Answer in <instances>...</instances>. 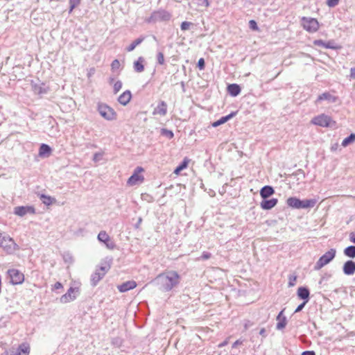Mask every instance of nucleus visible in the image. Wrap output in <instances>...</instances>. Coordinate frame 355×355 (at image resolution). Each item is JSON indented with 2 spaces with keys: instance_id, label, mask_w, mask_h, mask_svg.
I'll use <instances>...</instances> for the list:
<instances>
[{
  "instance_id": "obj_1",
  "label": "nucleus",
  "mask_w": 355,
  "mask_h": 355,
  "mask_svg": "<svg viewBox=\"0 0 355 355\" xmlns=\"http://www.w3.org/2000/svg\"><path fill=\"white\" fill-rule=\"evenodd\" d=\"M181 276L175 270H166L151 282L157 288L164 293L170 292L178 287L181 282Z\"/></svg>"
},
{
  "instance_id": "obj_2",
  "label": "nucleus",
  "mask_w": 355,
  "mask_h": 355,
  "mask_svg": "<svg viewBox=\"0 0 355 355\" xmlns=\"http://www.w3.org/2000/svg\"><path fill=\"white\" fill-rule=\"evenodd\" d=\"M316 202L315 199L300 200L296 197H290L286 200V204L289 207L297 209L312 208Z\"/></svg>"
},
{
  "instance_id": "obj_3",
  "label": "nucleus",
  "mask_w": 355,
  "mask_h": 355,
  "mask_svg": "<svg viewBox=\"0 0 355 355\" xmlns=\"http://www.w3.org/2000/svg\"><path fill=\"white\" fill-rule=\"evenodd\" d=\"M97 110L100 115L107 121H113L116 119V112L105 103H98Z\"/></svg>"
},
{
  "instance_id": "obj_4",
  "label": "nucleus",
  "mask_w": 355,
  "mask_h": 355,
  "mask_svg": "<svg viewBox=\"0 0 355 355\" xmlns=\"http://www.w3.org/2000/svg\"><path fill=\"white\" fill-rule=\"evenodd\" d=\"M16 246V243L11 237L0 231V247L3 248L8 253H11L15 250Z\"/></svg>"
},
{
  "instance_id": "obj_5",
  "label": "nucleus",
  "mask_w": 355,
  "mask_h": 355,
  "mask_svg": "<svg viewBox=\"0 0 355 355\" xmlns=\"http://www.w3.org/2000/svg\"><path fill=\"white\" fill-rule=\"evenodd\" d=\"M336 250L334 248L330 249L320 257L315 265V270H320L329 263H330L335 257Z\"/></svg>"
},
{
  "instance_id": "obj_6",
  "label": "nucleus",
  "mask_w": 355,
  "mask_h": 355,
  "mask_svg": "<svg viewBox=\"0 0 355 355\" xmlns=\"http://www.w3.org/2000/svg\"><path fill=\"white\" fill-rule=\"evenodd\" d=\"M311 123L314 125H317L321 127H331L336 123L335 121H332L330 116L324 114L314 117L311 120Z\"/></svg>"
},
{
  "instance_id": "obj_7",
  "label": "nucleus",
  "mask_w": 355,
  "mask_h": 355,
  "mask_svg": "<svg viewBox=\"0 0 355 355\" xmlns=\"http://www.w3.org/2000/svg\"><path fill=\"white\" fill-rule=\"evenodd\" d=\"M7 274L10 278V284L13 285L21 284L24 281V274L17 269H9Z\"/></svg>"
},
{
  "instance_id": "obj_8",
  "label": "nucleus",
  "mask_w": 355,
  "mask_h": 355,
  "mask_svg": "<svg viewBox=\"0 0 355 355\" xmlns=\"http://www.w3.org/2000/svg\"><path fill=\"white\" fill-rule=\"evenodd\" d=\"M110 268V265L106 266H101L98 269L96 270L95 272H94L92 275L91 277V284L93 286H96L97 284L99 282V281L103 278L106 272L109 270Z\"/></svg>"
},
{
  "instance_id": "obj_9",
  "label": "nucleus",
  "mask_w": 355,
  "mask_h": 355,
  "mask_svg": "<svg viewBox=\"0 0 355 355\" xmlns=\"http://www.w3.org/2000/svg\"><path fill=\"white\" fill-rule=\"evenodd\" d=\"M302 23L304 28L310 33L316 32L319 28V23L316 19L302 17Z\"/></svg>"
},
{
  "instance_id": "obj_10",
  "label": "nucleus",
  "mask_w": 355,
  "mask_h": 355,
  "mask_svg": "<svg viewBox=\"0 0 355 355\" xmlns=\"http://www.w3.org/2000/svg\"><path fill=\"white\" fill-rule=\"evenodd\" d=\"M97 239L100 242L103 243L110 250H113L116 247L114 242L105 231H101L98 234Z\"/></svg>"
},
{
  "instance_id": "obj_11",
  "label": "nucleus",
  "mask_w": 355,
  "mask_h": 355,
  "mask_svg": "<svg viewBox=\"0 0 355 355\" xmlns=\"http://www.w3.org/2000/svg\"><path fill=\"white\" fill-rule=\"evenodd\" d=\"M143 171V168L137 167L133 174L128 178L127 182L128 184L133 186L137 184L139 182H141L144 180V177L141 175L139 173Z\"/></svg>"
},
{
  "instance_id": "obj_12",
  "label": "nucleus",
  "mask_w": 355,
  "mask_h": 355,
  "mask_svg": "<svg viewBox=\"0 0 355 355\" xmlns=\"http://www.w3.org/2000/svg\"><path fill=\"white\" fill-rule=\"evenodd\" d=\"M14 214L23 217L27 214H34L35 209L33 206H18L14 208Z\"/></svg>"
},
{
  "instance_id": "obj_13",
  "label": "nucleus",
  "mask_w": 355,
  "mask_h": 355,
  "mask_svg": "<svg viewBox=\"0 0 355 355\" xmlns=\"http://www.w3.org/2000/svg\"><path fill=\"white\" fill-rule=\"evenodd\" d=\"M75 291L78 292V289L77 288L70 287L67 292L61 296L60 299V302L65 304L73 301L76 298L74 294Z\"/></svg>"
},
{
  "instance_id": "obj_14",
  "label": "nucleus",
  "mask_w": 355,
  "mask_h": 355,
  "mask_svg": "<svg viewBox=\"0 0 355 355\" xmlns=\"http://www.w3.org/2000/svg\"><path fill=\"white\" fill-rule=\"evenodd\" d=\"M151 17L154 20L168 21L171 19V15L168 12L162 10L154 12L152 14Z\"/></svg>"
},
{
  "instance_id": "obj_15",
  "label": "nucleus",
  "mask_w": 355,
  "mask_h": 355,
  "mask_svg": "<svg viewBox=\"0 0 355 355\" xmlns=\"http://www.w3.org/2000/svg\"><path fill=\"white\" fill-rule=\"evenodd\" d=\"M343 273L346 275H352L355 273V261L347 260L343 266Z\"/></svg>"
},
{
  "instance_id": "obj_16",
  "label": "nucleus",
  "mask_w": 355,
  "mask_h": 355,
  "mask_svg": "<svg viewBox=\"0 0 355 355\" xmlns=\"http://www.w3.org/2000/svg\"><path fill=\"white\" fill-rule=\"evenodd\" d=\"M278 200L277 198L263 199L260 203L261 207L264 210H270L277 204Z\"/></svg>"
},
{
  "instance_id": "obj_17",
  "label": "nucleus",
  "mask_w": 355,
  "mask_h": 355,
  "mask_svg": "<svg viewBox=\"0 0 355 355\" xmlns=\"http://www.w3.org/2000/svg\"><path fill=\"white\" fill-rule=\"evenodd\" d=\"M167 114V104L165 101H161L153 112V115L159 114L165 116Z\"/></svg>"
},
{
  "instance_id": "obj_18",
  "label": "nucleus",
  "mask_w": 355,
  "mask_h": 355,
  "mask_svg": "<svg viewBox=\"0 0 355 355\" xmlns=\"http://www.w3.org/2000/svg\"><path fill=\"white\" fill-rule=\"evenodd\" d=\"M137 286V283L135 281H127L125 282H123L121 285H119L117 286L118 290L121 293H124L126 291H128L131 289L135 288Z\"/></svg>"
},
{
  "instance_id": "obj_19",
  "label": "nucleus",
  "mask_w": 355,
  "mask_h": 355,
  "mask_svg": "<svg viewBox=\"0 0 355 355\" xmlns=\"http://www.w3.org/2000/svg\"><path fill=\"white\" fill-rule=\"evenodd\" d=\"M314 45L318 46H321L325 49H336L337 46L335 45V42L334 41H328V42H324L322 40H315L313 42Z\"/></svg>"
},
{
  "instance_id": "obj_20",
  "label": "nucleus",
  "mask_w": 355,
  "mask_h": 355,
  "mask_svg": "<svg viewBox=\"0 0 355 355\" xmlns=\"http://www.w3.org/2000/svg\"><path fill=\"white\" fill-rule=\"evenodd\" d=\"M310 291L307 287L301 286L297 289V296L305 302L309 301Z\"/></svg>"
},
{
  "instance_id": "obj_21",
  "label": "nucleus",
  "mask_w": 355,
  "mask_h": 355,
  "mask_svg": "<svg viewBox=\"0 0 355 355\" xmlns=\"http://www.w3.org/2000/svg\"><path fill=\"white\" fill-rule=\"evenodd\" d=\"M275 193V189L272 187L266 185L260 190V196L263 199L268 198Z\"/></svg>"
},
{
  "instance_id": "obj_22",
  "label": "nucleus",
  "mask_w": 355,
  "mask_h": 355,
  "mask_svg": "<svg viewBox=\"0 0 355 355\" xmlns=\"http://www.w3.org/2000/svg\"><path fill=\"white\" fill-rule=\"evenodd\" d=\"M131 98L132 94L130 91L126 90L119 96L118 101L120 104L123 105H126L131 100Z\"/></svg>"
},
{
  "instance_id": "obj_23",
  "label": "nucleus",
  "mask_w": 355,
  "mask_h": 355,
  "mask_svg": "<svg viewBox=\"0 0 355 355\" xmlns=\"http://www.w3.org/2000/svg\"><path fill=\"white\" fill-rule=\"evenodd\" d=\"M51 148L46 144H42L39 148V155L42 157H48L51 153Z\"/></svg>"
},
{
  "instance_id": "obj_24",
  "label": "nucleus",
  "mask_w": 355,
  "mask_h": 355,
  "mask_svg": "<svg viewBox=\"0 0 355 355\" xmlns=\"http://www.w3.org/2000/svg\"><path fill=\"white\" fill-rule=\"evenodd\" d=\"M236 114V112H231L230 114H229L227 116H222L220 119H219L216 121H214L212 123V126L213 127H218V126H219V125L226 123L227 121H228L231 119H232Z\"/></svg>"
},
{
  "instance_id": "obj_25",
  "label": "nucleus",
  "mask_w": 355,
  "mask_h": 355,
  "mask_svg": "<svg viewBox=\"0 0 355 355\" xmlns=\"http://www.w3.org/2000/svg\"><path fill=\"white\" fill-rule=\"evenodd\" d=\"M30 352V347L28 343H23L19 345L14 355H28Z\"/></svg>"
},
{
  "instance_id": "obj_26",
  "label": "nucleus",
  "mask_w": 355,
  "mask_h": 355,
  "mask_svg": "<svg viewBox=\"0 0 355 355\" xmlns=\"http://www.w3.org/2000/svg\"><path fill=\"white\" fill-rule=\"evenodd\" d=\"M241 87L235 83L230 84L227 86V92L232 96H237L241 93Z\"/></svg>"
},
{
  "instance_id": "obj_27",
  "label": "nucleus",
  "mask_w": 355,
  "mask_h": 355,
  "mask_svg": "<svg viewBox=\"0 0 355 355\" xmlns=\"http://www.w3.org/2000/svg\"><path fill=\"white\" fill-rule=\"evenodd\" d=\"M323 100H326V101H329V103H335L337 100V97L331 95L329 92H324L318 97L316 101L319 102V101H321Z\"/></svg>"
},
{
  "instance_id": "obj_28",
  "label": "nucleus",
  "mask_w": 355,
  "mask_h": 355,
  "mask_svg": "<svg viewBox=\"0 0 355 355\" xmlns=\"http://www.w3.org/2000/svg\"><path fill=\"white\" fill-rule=\"evenodd\" d=\"M44 84H33L32 85L33 91L35 94L42 95L47 93V89L44 87Z\"/></svg>"
},
{
  "instance_id": "obj_29",
  "label": "nucleus",
  "mask_w": 355,
  "mask_h": 355,
  "mask_svg": "<svg viewBox=\"0 0 355 355\" xmlns=\"http://www.w3.org/2000/svg\"><path fill=\"white\" fill-rule=\"evenodd\" d=\"M144 59L143 57H139L137 60L134 62V70L137 73H141L144 70Z\"/></svg>"
},
{
  "instance_id": "obj_30",
  "label": "nucleus",
  "mask_w": 355,
  "mask_h": 355,
  "mask_svg": "<svg viewBox=\"0 0 355 355\" xmlns=\"http://www.w3.org/2000/svg\"><path fill=\"white\" fill-rule=\"evenodd\" d=\"M40 199L42 201V203L47 206H49L56 202L55 198H52L49 196H46L45 194H40Z\"/></svg>"
},
{
  "instance_id": "obj_31",
  "label": "nucleus",
  "mask_w": 355,
  "mask_h": 355,
  "mask_svg": "<svg viewBox=\"0 0 355 355\" xmlns=\"http://www.w3.org/2000/svg\"><path fill=\"white\" fill-rule=\"evenodd\" d=\"M145 37L143 36L139 37V38L134 40L127 48L126 50L128 52L132 51L136 46L139 45L144 40Z\"/></svg>"
},
{
  "instance_id": "obj_32",
  "label": "nucleus",
  "mask_w": 355,
  "mask_h": 355,
  "mask_svg": "<svg viewBox=\"0 0 355 355\" xmlns=\"http://www.w3.org/2000/svg\"><path fill=\"white\" fill-rule=\"evenodd\" d=\"M344 254L351 259L355 258V245H349L344 249Z\"/></svg>"
},
{
  "instance_id": "obj_33",
  "label": "nucleus",
  "mask_w": 355,
  "mask_h": 355,
  "mask_svg": "<svg viewBox=\"0 0 355 355\" xmlns=\"http://www.w3.org/2000/svg\"><path fill=\"white\" fill-rule=\"evenodd\" d=\"M355 141V133H351L348 137L343 139L342 146L347 147Z\"/></svg>"
},
{
  "instance_id": "obj_34",
  "label": "nucleus",
  "mask_w": 355,
  "mask_h": 355,
  "mask_svg": "<svg viewBox=\"0 0 355 355\" xmlns=\"http://www.w3.org/2000/svg\"><path fill=\"white\" fill-rule=\"evenodd\" d=\"M161 135L164 137H167L169 139H171L174 137V134L172 130H168L166 128L161 129Z\"/></svg>"
},
{
  "instance_id": "obj_35",
  "label": "nucleus",
  "mask_w": 355,
  "mask_h": 355,
  "mask_svg": "<svg viewBox=\"0 0 355 355\" xmlns=\"http://www.w3.org/2000/svg\"><path fill=\"white\" fill-rule=\"evenodd\" d=\"M188 166V162L186 160H184L183 162H182L180 163V164L179 166H178L176 167V168L174 170V173L175 174H179L180 173L181 171H182L183 169L186 168Z\"/></svg>"
},
{
  "instance_id": "obj_36",
  "label": "nucleus",
  "mask_w": 355,
  "mask_h": 355,
  "mask_svg": "<svg viewBox=\"0 0 355 355\" xmlns=\"http://www.w3.org/2000/svg\"><path fill=\"white\" fill-rule=\"evenodd\" d=\"M286 324H287L286 318V316H283L280 320H278V322L277 323L276 328L279 330H281L286 327Z\"/></svg>"
},
{
  "instance_id": "obj_37",
  "label": "nucleus",
  "mask_w": 355,
  "mask_h": 355,
  "mask_svg": "<svg viewBox=\"0 0 355 355\" xmlns=\"http://www.w3.org/2000/svg\"><path fill=\"white\" fill-rule=\"evenodd\" d=\"M191 26H193V24L189 21H183L180 25V28L182 31H185L190 28Z\"/></svg>"
},
{
  "instance_id": "obj_38",
  "label": "nucleus",
  "mask_w": 355,
  "mask_h": 355,
  "mask_svg": "<svg viewBox=\"0 0 355 355\" xmlns=\"http://www.w3.org/2000/svg\"><path fill=\"white\" fill-rule=\"evenodd\" d=\"M80 1L81 0H69V12H71L76 7H77L80 3Z\"/></svg>"
},
{
  "instance_id": "obj_39",
  "label": "nucleus",
  "mask_w": 355,
  "mask_h": 355,
  "mask_svg": "<svg viewBox=\"0 0 355 355\" xmlns=\"http://www.w3.org/2000/svg\"><path fill=\"white\" fill-rule=\"evenodd\" d=\"M157 63L160 65L164 64V55L162 52H158L157 55Z\"/></svg>"
},
{
  "instance_id": "obj_40",
  "label": "nucleus",
  "mask_w": 355,
  "mask_h": 355,
  "mask_svg": "<svg viewBox=\"0 0 355 355\" xmlns=\"http://www.w3.org/2000/svg\"><path fill=\"white\" fill-rule=\"evenodd\" d=\"M121 87H122L121 81L117 80L114 85V87H113L114 93L116 94L117 92H119L120 91V89H121Z\"/></svg>"
},
{
  "instance_id": "obj_41",
  "label": "nucleus",
  "mask_w": 355,
  "mask_h": 355,
  "mask_svg": "<svg viewBox=\"0 0 355 355\" xmlns=\"http://www.w3.org/2000/svg\"><path fill=\"white\" fill-rule=\"evenodd\" d=\"M339 1L340 0H327L326 3L329 7L334 8L338 4Z\"/></svg>"
},
{
  "instance_id": "obj_42",
  "label": "nucleus",
  "mask_w": 355,
  "mask_h": 355,
  "mask_svg": "<svg viewBox=\"0 0 355 355\" xmlns=\"http://www.w3.org/2000/svg\"><path fill=\"white\" fill-rule=\"evenodd\" d=\"M249 27L252 31H257L259 29L257 22L253 19L249 21Z\"/></svg>"
},
{
  "instance_id": "obj_43",
  "label": "nucleus",
  "mask_w": 355,
  "mask_h": 355,
  "mask_svg": "<svg viewBox=\"0 0 355 355\" xmlns=\"http://www.w3.org/2000/svg\"><path fill=\"white\" fill-rule=\"evenodd\" d=\"M197 67L200 70H203L205 67V62L204 58H200L198 61Z\"/></svg>"
},
{
  "instance_id": "obj_44",
  "label": "nucleus",
  "mask_w": 355,
  "mask_h": 355,
  "mask_svg": "<svg viewBox=\"0 0 355 355\" xmlns=\"http://www.w3.org/2000/svg\"><path fill=\"white\" fill-rule=\"evenodd\" d=\"M102 158H103L102 153H96L94 155L93 161L95 162H98L101 161L102 159Z\"/></svg>"
},
{
  "instance_id": "obj_45",
  "label": "nucleus",
  "mask_w": 355,
  "mask_h": 355,
  "mask_svg": "<svg viewBox=\"0 0 355 355\" xmlns=\"http://www.w3.org/2000/svg\"><path fill=\"white\" fill-rule=\"evenodd\" d=\"M197 3L198 6H205L207 8L209 6V3L208 0H197Z\"/></svg>"
},
{
  "instance_id": "obj_46",
  "label": "nucleus",
  "mask_w": 355,
  "mask_h": 355,
  "mask_svg": "<svg viewBox=\"0 0 355 355\" xmlns=\"http://www.w3.org/2000/svg\"><path fill=\"white\" fill-rule=\"evenodd\" d=\"M120 67V62L118 60H114L112 61V64H111V67H112V69L114 70V69H119Z\"/></svg>"
},
{
  "instance_id": "obj_47",
  "label": "nucleus",
  "mask_w": 355,
  "mask_h": 355,
  "mask_svg": "<svg viewBox=\"0 0 355 355\" xmlns=\"http://www.w3.org/2000/svg\"><path fill=\"white\" fill-rule=\"evenodd\" d=\"M211 253H209L208 252H202V254L200 257V259L202 260H207V259H209L211 257Z\"/></svg>"
},
{
  "instance_id": "obj_48",
  "label": "nucleus",
  "mask_w": 355,
  "mask_h": 355,
  "mask_svg": "<svg viewBox=\"0 0 355 355\" xmlns=\"http://www.w3.org/2000/svg\"><path fill=\"white\" fill-rule=\"evenodd\" d=\"M306 303H307V302L304 301L302 303L299 304L297 306V307L296 308L295 313H298V312L301 311L304 309V307L306 304Z\"/></svg>"
},
{
  "instance_id": "obj_49",
  "label": "nucleus",
  "mask_w": 355,
  "mask_h": 355,
  "mask_svg": "<svg viewBox=\"0 0 355 355\" xmlns=\"http://www.w3.org/2000/svg\"><path fill=\"white\" fill-rule=\"evenodd\" d=\"M296 281V277L291 275L289 277L288 286H293L295 282Z\"/></svg>"
},
{
  "instance_id": "obj_50",
  "label": "nucleus",
  "mask_w": 355,
  "mask_h": 355,
  "mask_svg": "<svg viewBox=\"0 0 355 355\" xmlns=\"http://www.w3.org/2000/svg\"><path fill=\"white\" fill-rule=\"evenodd\" d=\"M243 340H236L233 344H232V348H236L237 346L240 345H242L243 344Z\"/></svg>"
},
{
  "instance_id": "obj_51",
  "label": "nucleus",
  "mask_w": 355,
  "mask_h": 355,
  "mask_svg": "<svg viewBox=\"0 0 355 355\" xmlns=\"http://www.w3.org/2000/svg\"><path fill=\"white\" fill-rule=\"evenodd\" d=\"M349 240L352 243H355V232H351L349 234Z\"/></svg>"
},
{
  "instance_id": "obj_52",
  "label": "nucleus",
  "mask_w": 355,
  "mask_h": 355,
  "mask_svg": "<svg viewBox=\"0 0 355 355\" xmlns=\"http://www.w3.org/2000/svg\"><path fill=\"white\" fill-rule=\"evenodd\" d=\"M259 334H260L262 337H263V338L266 337L267 334H266V331L265 328H262V329H260V331H259Z\"/></svg>"
},
{
  "instance_id": "obj_53",
  "label": "nucleus",
  "mask_w": 355,
  "mask_h": 355,
  "mask_svg": "<svg viewBox=\"0 0 355 355\" xmlns=\"http://www.w3.org/2000/svg\"><path fill=\"white\" fill-rule=\"evenodd\" d=\"M350 78L355 79V67H352L350 69Z\"/></svg>"
},
{
  "instance_id": "obj_54",
  "label": "nucleus",
  "mask_w": 355,
  "mask_h": 355,
  "mask_svg": "<svg viewBox=\"0 0 355 355\" xmlns=\"http://www.w3.org/2000/svg\"><path fill=\"white\" fill-rule=\"evenodd\" d=\"M301 355H315V353L313 351H304Z\"/></svg>"
},
{
  "instance_id": "obj_55",
  "label": "nucleus",
  "mask_w": 355,
  "mask_h": 355,
  "mask_svg": "<svg viewBox=\"0 0 355 355\" xmlns=\"http://www.w3.org/2000/svg\"><path fill=\"white\" fill-rule=\"evenodd\" d=\"M62 288V285L60 282H56L55 284H54V289H60Z\"/></svg>"
},
{
  "instance_id": "obj_56",
  "label": "nucleus",
  "mask_w": 355,
  "mask_h": 355,
  "mask_svg": "<svg viewBox=\"0 0 355 355\" xmlns=\"http://www.w3.org/2000/svg\"><path fill=\"white\" fill-rule=\"evenodd\" d=\"M284 311V309L282 310V311L279 313V314L277 315V318H276V319H277V320H281V318H282V317H283V316H284V315H283Z\"/></svg>"
},
{
  "instance_id": "obj_57",
  "label": "nucleus",
  "mask_w": 355,
  "mask_h": 355,
  "mask_svg": "<svg viewBox=\"0 0 355 355\" xmlns=\"http://www.w3.org/2000/svg\"><path fill=\"white\" fill-rule=\"evenodd\" d=\"M296 174H297V175H302V178H305V173H304V171H303V170H302V169H299V170H297V172H296Z\"/></svg>"
},
{
  "instance_id": "obj_58",
  "label": "nucleus",
  "mask_w": 355,
  "mask_h": 355,
  "mask_svg": "<svg viewBox=\"0 0 355 355\" xmlns=\"http://www.w3.org/2000/svg\"><path fill=\"white\" fill-rule=\"evenodd\" d=\"M180 85H181V87H182V92H185V83H184V82L182 81L180 83Z\"/></svg>"
},
{
  "instance_id": "obj_59",
  "label": "nucleus",
  "mask_w": 355,
  "mask_h": 355,
  "mask_svg": "<svg viewBox=\"0 0 355 355\" xmlns=\"http://www.w3.org/2000/svg\"><path fill=\"white\" fill-rule=\"evenodd\" d=\"M227 344V340H225L224 342H223L222 343H220V344L219 345V347H224V346H225Z\"/></svg>"
},
{
  "instance_id": "obj_60",
  "label": "nucleus",
  "mask_w": 355,
  "mask_h": 355,
  "mask_svg": "<svg viewBox=\"0 0 355 355\" xmlns=\"http://www.w3.org/2000/svg\"><path fill=\"white\" fill-rule=\"evenodd\" d=\"M141 221H142L141 218H139L138 221H137V224H136V227H139V225L141 224Z\"/></svg>"
},
{
  "instance_id": "obj_61",
  "label": "nucleus",
  "mask_w": 355,
  "mask_h": 355,
  "mask_svg": "<svg viewBox=\"0 0 355 355\" xmlns=\"http://www.w3.org/2000/svg\"><path fill=\"white\" fill-rule=\"evenodd\" d=\"M2 355H14V352H5Z\"/></svg>"
},
{
  "instance_id": "obj_62",
  "label": "nucleus",
  "mask_w": 355,
  "mask_h": 355,
  "mask_svg": "<svg viewBox=\"0 0 355 355\" xmlns=\"http://www.w3.org/2000/svg\"><path fill=\"white\" fill-rule=\"evenodd\" d=\"M248 324H245V329H247V328H248Z\"/></svg>"
}]
</instances>
